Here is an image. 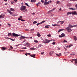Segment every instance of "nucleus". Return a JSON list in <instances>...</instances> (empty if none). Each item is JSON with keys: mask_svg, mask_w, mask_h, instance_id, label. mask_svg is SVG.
I'll return each mask as SVG.
<instances>
[{"mask_svg": "<svg viewBox=\"0 0 77 77\" xmlns=\"http://www.w3.org/2000/svg\"><path fill=\"white\" fill-rule=\"evenodd\" d=\"M73 26H72L71 25L69 24V26L67 27L66 29L67 30L68 32H69L72 31V29H71V28L73 27Z\"/></svg>", "mask_w": 77, "mask_h": 77, "instance_id": "obj_1", "label": "nucleus"}, {"mask_svg": "<svg viewBox=\"0 0 77 77\" xmlns=\"http://www.w3.org/2000/svg\"><path fill=\"white\" fill-rule=\"evenodd\" d=\"M20 35H18L17 34H15L14 33H12L11 35V36L13 37V36H14V37H17V36H20Z\"/></svg>", "mask_w": 77, "mask_h": 77, "instance_id": "obj_2", "label": "nucleus"}, {"mask_svg": "<svg viewBox=\"0 0 77 77\" xmlns=\"http://www.w3.org/2000/svg\"><path fill=\"white\" fill-rule=\"evenodd\" d=\"M47 0H45V3H44V5H48L49 3H51V1H48V2H47Z\"/></svg>", "mask_w": 77, "mask_h": 77, "instance_id": "obj_3", "label": "nucleus"}, {"mask_svg": "<svg viewBox=\"0 0 77 77\" xmlns=\"http://www.w3.org/2000/svg\"><path fill=\"white\" fill-rule=\"evenodd\" d=\"M72 15H77V12L75 11H72Z\"/></svg>", "mask_w": 77, "mask_h": 77, "instance_id": "obj_4", "label": "nucleus"}, {"mask_svg": "<svg viewBox=\"0 0 77 77\" xmlns=\"http://www.w3.org/2000/svg\"><path fill=\"white\" fill-rule=\"evenodd\" d=\"M45 40L46 41L44 42V44H47V43H49V42H50V41H52L51 40H47V39H45Z\"/></svg>", "mask_w": 77, "mask_h": 77, "instance_id": "obj_5", "label": "nucleus"}, {"mask_svg": "<svg viewBox=\"0 0 77 77\" xmlns=\"http://www.w3.org/2000/svg\"><path fill=\"white\" fill-rule=\"evenodd\" d=\"M19 38L20 40H21V39H25V38H26V37L23 36H21Z\"/></svg>", "mask_w": 77, "mask_h": 77, "instance_id": "obj_6", "label": "nucleus"}, {"mask_svg": "<svg viewBox=\"0 0 77 77\" xmlns=\"http://www.w3.org/2000/svg\"><path fill=\"white\" fill-rule=\"evenodd\" d=\"M21 9V10H25V9H26V6H23Z\"/></svg>", "mask_w": 77, "mask_h": 77, "instance_id": "obj_7", "label": "nucleus"}, {"mask_svg": "<svg viewBox=\"0 0 77 77\" xmlns=\"http://www.w3.org/2000/svg\"><path fill=\"white\" fill-rule=\"evenodd\" d=\"M1 49L2 51H5L6 49V48H5L4 47L1 48Z\"/></svg>", "mask_w": 77, "mask_h": 77, "instance_id": "obj_8", "label": "nucleus"}, {"mask_svg": "<svg viewBox=\"0 0 77 77\" xmlns=\"http://www.w3.org/2000/svg\"><path fill=\"white\" fill-rule=\"evenodd\" d=\"M59 23H61V24H63V23H64V21H58L57 22V24H59Z\"/></svg>", "mask_w": 77, "mask_h": 77, "instance_id": "obj_9", "label": "nucleus"}, {"mask_svg": "<svg viewBox=\"0 0 77 77\" xmlns=\"http://www.w3.org/2000/svg\"><path fill=\"white\" fill-rule=\"evenodd\" d=\"M54 53V51H51V52H50L49 54H50L51 55H52V54H53Z\"/></svg>", "mask_w": 77, "mask_h": 77, "instance_id": "obj_10", "label": "nucleus"}, {"mask_svg": "<svg viewBox=\"0 0 77 77\" xmlns=\"http://www.w3.org/2000/svg\"><path fill=\"white\" fill-rule=\"evenodd\" d=\"M56 55L57 56H58L59 57H60V56H61L62 55V54L61 53H60L59 54H56Z\"/></svg>", "mask_w": 77, "mask_h": 77, "instance_id": "obj_11", "label": "nucleus"}, {"mask_svg": "<svg viewBox=\"0 0 77 77\" xmlns=\"http://www.w3.org/2000/svg\"><path fill=\"white\" fill-rule=\"evenodd\" d=\"M72 60H75V63H77V59H72Z\"/></svg>", "mask_w": 77, "mask_h": 77, "instance_id": "obj_12", "label": "nucleus"}, {"mask_svg": "<svg viewBox=\"0 0 77 77\" xmlns=\"http://www.w3.org/2000/svg\"><path fill=\"white\" fill-rule=\"evenodd\" d=\"M30 56H31V57H32L35 58V54H33L32 55H30Z\"/></svg>", "mask_w": 77, "mask_h": 77, "instance_id": "obj_13", "label": "nucleus"}, {"mask_svg": "<svg viewBox=\"0 0 77 77\" xmlns=\"http://www.w3.org/2000/svg\"><path fill=\"white\" fill-rule=\"evenodd\" d=\"M72 14V12H68L67 13V15H68Z\"/></svg>", "mask_w": 77, "mask_h": 77, "instance_id": "obj_14", "label": "nucleus"}, {"mask_svg": "<svg viewBox=\"0 0 77 77\" xmlns=\"http://www.w3.org/2000/svg\"><path fill=\"white\" fill-rule=\"evenodd\" d=\"M7 12H8V13H9V14H12V12H11V11H9V10H8Z\"/></svg>", "mask_w": 77, "mask_h": 77, "instance_id": "obj_15", "label": "nucleus"}, {"mask_svg": "<svg viewBox=\"0 0 77 77\" xmlns=\"http://www.w3.org/2000/svg\"><path fill=\"white\" fill-rule=\"evenodd\" d=\"M37 33L38 34H37V35L38 36V37H40V36H41V35H40V34H39V33L37 32Z\"/></svg>", "mask_w": 77, "mask_h": 77, "instance_id": "obj_16", "label": "nucleus"}, {"mask_svg": "<svg viewBox=\"0 0 77 77\" xmlns=\"http://www.w3.org/2000/svg\"><path fill=\"white\" fill-rule=\"evenodd\" d=\"M73 38H74V39L75 41H77V37H76V36H73Z\"/></svg>", "mask_w": 77, "mask_h": 77, "instance_id": "obj_17", "label": "nucleus"}, {"mask_svg": "<svg viewBox=\"0 0 77 77\" xmlns=\"http://www.w3.org/2000/svg\"><path fill=\"white\" fill-rule=\"evenodd\" d=\"M41 2H42V3H44H44H45V1L44 0H41Z\"/></svg>", "mask_w": 77, "mask_h": 77, "instance_id": "obj_18", "label": "nucleus"}, {"mask_svg": "<svg viewBox=\"0 0 77 77\" xmlns=\"http://www.w3.org/2000/svg\"><path fill=\"white\" fill-rule=\"evenodd\" d=\"M64 30V29H60L58 31V33H59L60 32H61V31H62V30Z\"/></svg>", "mask_w": 77, "mask_h": 77, "instance_id": "obj_19", "label": "nucleus"}, {"mask_svg": "<svg viewBox=\"0 0 77 77\" xmlns=\"http://www.w3.org/2000/svg\"><path fill=\"white\" fill-rule=\"evenodd\" d=\"M53 11V10H50L48 12V14H50L51 12Z\"/></svg>", "mask_w": 77, "mask_h": 77, "instance_id": "obj_20", "label": "nucleus"}, {"mask_svg": "<svg viewBox=\"0 0 77 77\" xmlns=\"http://www.w3.org/2000/svg\"><path fill=\"white\" fill-rule=\"evenodd\" d=\"M30 49L32 50H36V48H30Z\"/></svg>", "mask_w": 77, "mask_h": 77, "instance_id": "obj_21", "label": "nucleus"}, {"mask_svg": "<svg viewBox=\"0 0 77 77\" xmlns=\"http://www.w3.org/2000/svg\"><path fill=\"white\" fill-rule=\"evenodd\" d=\"M30 32L33 33V31H34V29H32L30 30Z\"/></svg>", "mask_w": 77, "mask_h": 77, "instance_id": "obj_22", "label": "nucleus"}, {"mask_svg": "<svg viewBox=\"0 0 77 77\" xmlns=\"http://www.w3.org/2000/svg\"><path fill=\"white\" fill-rule=\"evenodd\" d=\"M69 9H70V10L72 9V10H75L76 9L75 8H69Z\"/></svg>", "mask_w": 77, "mask_h": 77, "instance_id": "obj_23", "label": "nucleus"}, {"mask_svg": "<svg viewBox=\"0 0 77 77\" xmlns=\"http://www.w3.org/2000/svg\"><path fill=\"white\" fill-rule=\"evenodd\" d=\"M42 46V45L40 44L38 45V48H39V47H41Z\"/></svg>", "mask_w": 77, "mask_h": 77, "instance_id": "obj_24", "label": "nucleus"}, {"mask_svg": "<svg viewBox=\"0 0 77 77\" xmlns=\"http://www.w3.org/2000/svg\"><path fill=\"white\" fill-rule=\"evenodd\" d=\"M61 36H62V37H63V36H65V34L63 33H62L61 34Z\"/></svg>", "mask_w": 77, "mask_h": 77, "instance_id": "obj_25", "label": "nucleus"}, {"mask_svg": "<svg viewBox=\"0 0 77 77\" xmlns=\"http://www.w3.org/2000/svg\"><path fill=\"white\" fill-rule=\"evenodd\" d=\"M52 26H58V25L56 24H55L54 25L52 24Z\"/></svg>", "mask_w": 77, "mask_h": 77, "instance_id": "obj_26", "label": "nucleus"}, {"mask_svg": "<svg viewBox=\"0 0 77 77\" xmlns=\"http://www.w3.org/2000/svg\"><path fill=\"white\" fill-rule=\"evenodd\" d=\"M44 22H45V20H44L43 21H42V22H41L40 23V24H42V23H44Z\"/></svg>", "mask_w": 77, "mask_h": 77, "instance_id": "obj_27", "label": "nucleus"}, {"mask_svg": "<svg viewBox=\"0 0 77 77\" xmlns=\"http://www.w3.org/2000/svg\"><path fill=\"white\" fill-rule=\"evenodd\" d=\"M34 42H35L36 43H37V42H38V41H37V40H35L34 41Z\"/></svg>", "mask_w": 77, "mask_h": 77, "instance_id": "obj_28", "label": "nucleus"}, {"mask_svg": "<svg viewBox=\"0 0 77 77\" xmlns=\"http://www.w3.org/2000/svg\"><path fill=\"white\" fill-rule=\"evenodd\" d=\"M31 1L32 2H35L36 1V0H31Z\"/></svg>", "mask_w": 77, "mask_h": 77, "instance_id": "obj_29", "label": "nucleus"}, {"mask_svg": "<svg viewBox=\"0 0 77 77\" xmlns=\"http://www.w3.org/2000/svg\"><path fill=\"white\" fill-rule=\"evenodd\" d=\"M3 17L4 18V17L3 16V15L2 14H1L0 15V18H1Z\"/></svg>", "mask_w": 77, "mask_h": 77, "instance_id": "obj_30", "label": "nucleus"}, {"mask_svg": "<svg viewBox=\"0 0 77 77\" xmlns=\"http://www.w3.org/2000/svg\"><path fill=\"white\" fill-rule=\"evenodd\" d=\"M12 34H11V33H9L8 35V36H10V35H11Z\"/></svg>", "mask_w": 77, "mask_h": 77, "instance_id": "obj_31", "label": "nucleus"}, {"mask_svg": "<svg viewBox=\"0 0 77 77\" xmlns=\"http://www.w3.org/2000/svg\"><path fill=\"white\" fill-rule=\"evenodd\" d=\"M45 28H47V29L49 28V27L47 25L45 26Z\"/></svg>", "mask_w": 77, "mask_h": 77, "instance_id": "obj_32", "label": "nucleus"}, {"mask_svg": "<svg viewBox=\"0 0 77 77\" xmlns=\"http://www.w3.org/2000/svg\"><path fill=\"white\" fill-rule=\"evenodd\" d=\"M36 23H37L36 21H34L33 22V24H36Z\"/></svg>", "mask_w": 77, "mask_h": 77, "instance_id": "obj_33", "label": "nucleus"}, {"mask_svg": "<svg viewBox=\"0 0 77 77\" xmlns=\"http://www.w3.org/2000/svg\"><path fill=\"white\" fill-rule=\"evenodd\" d=\"M9 39H11V41H15L14 40V39L11 38H9Z\"/></svg>", "mask_w": 77, "mask_h": 77, "instance_id": "obj_34", "label": "nucleus"}, {"mask_svg": "<svg viewBox=\"0 0 77 77\" xmlns=\"http://www.w3.org/2000/svg\"><path fill=\"white\" fill-rule=\"evenodd\" d=\"M47 36H48V37H51V35H50V34L48 35Z\"/></svg>", "mask_w": 77, "mask_h": 77, "instance_id": "obj_35", "label": "nucleus"}, {"mask_svg": "<svg viewBox=\"0 0 77 77\" xmlns=\"http://www.w3.org/2000/svg\"><path fill=\"white\" fill-rule=\"evenodd\" d=\"M25 5L27 6H28L29 7V6L28 3H25Z\"/></svg>", "mask_w": 77, "mask_h": 77, "instance_id": "obj_36", "label": "nucleus"}, {"mask_svg": "<svg viewBox=\"0 0 77 77\" xmlns=\"http://www.w3.org/2000/svg\"><path fill=\"white\" fill-rule=\"evenodd\" d=\"M73 45H69V48H70L71 46H72Z\"/></svg>", "mask_w": 77, "mask_h": 77, "instance_id": "obj_37", "label": "nucleus"}, {"mask_svg": "<svg viewBox=\"0 0 77 77\" xmlns=\"http://www.w3.org/2000/svg\"><path fill=\"white\" fill-rule=\"evenodd\" d=\"M52 44H53V45H54V44H56V42H53L52 43Z\"/></svg>", "mask_w": 77, "mask_h": 77, "instance_id": "obj_38", "label": "nucleus"}, {"mask_svg": "<svg viewBox=\"0 0 77 77\" xmlns=\"http://www.w3.org/2000/svg\"><path fill=\"white\" fill-rule=\"evenodd\" d=\"M39 24H41V23H38L37 24V26H39Z\"/></svg>", "mask_w": 77, "mask_h": 77, "instance_id": "obj_39", "label": "nucleus"}, {"mask_svg": "<svg viewBox=\"0 0 77 77\" xmlns=\"http://www.w3.org/2000/svg\"><path fill=\"white\" fill-rule=\"evenodd\" d=\"M67 42V41L66 40H64L63 41V42Z\"/></svg>", "mask_w": 77, "mask_h": 77, "instance_id": "obj_40", "label": "nucleus"}, {"mask_svg": "<svg viewBox=\"0 0 77 77\" xmlns=\"http://www.w3.org/2000/svg\"><path fill=\"white\" fill-rule=\"evenodd\" d=\"M28 47H30V44H29V45H28Z\"/></svg>", "mask_w": 77, "mask_h": 77, "instance_id": "obj_41", "label": "nucleus"}, {"mask_svg": "<svg viewBox=\"0 0 77 77\" xmlns=\"http://www.w3.org/2000/svg\"><path fill=\"white\" fill-rule=\"evenodd\" d=\"M10 48L12 50L13 49V47L11 46H10Z\"/></svg>", "mask_w": 77, "mask_h": 77, "instance_id": "obj_42", "label": "nucleus"}, {"mask_svg": "<svg viewBox=\"0 0 77 77\" xmlns=\"http://www.w3.org/2000/svg\"><path fill=\"white\" fill-rule=\"evenodd\" d=\"M44 52H42L41 53V54H44Z\"/></svg>", "mask_w": 77, "mask_h": 77, "instance_id": "obj_43", "label": "nucleus"}, {"mask_svg": "<svg viewBox=\"0 0 77 77\" xmlns=\"http://www.w3.org/2000/svg\"><path fill=\"white\" fill-rule=\"evenodd\" d=\"M59 38H62V36L60 35H59Z\"/></svg>", "mask_w": 77, "mask_h": 77, "instance_id": "obj_44", "label": "nucleus"}, {"mask_svg": "<svg viewBox=\"0 0 77 77\" xmlns=\"http://www.w3.org/2000/svg\"><path fill=\"white\" fill-rule=\"evenodd\" d=\"M73 27H77V25L73 26Z\"/></svg>", "mask_w": 77, "mask_h": 77, "instance_id": "obj_45", "label": "nucleus"}, {"mask_svg": "<svg viewBox=\"0 0 77 77\" xmlns=\"http://www.w3.org/2000/svg\"><path fill=\"white\" fill-rule=\"evenodd\" d=\"M20 19H22V18H23V17H22V16H20Z\"/></svg>", "mask_w": 77, "mask_h": 77, "instance_id": "obj_46", "label": "nucleus"}, {"mask_svg": "<svg viewBox=\"0 0 77 77\" xmlns=\"http://www.w3.org/2000/svg\"><path fill=\"white\" fill-rule=\"evenodd\" d=\"M18 20H19V21H20V20H21V19L20 18H18Z\"/></svg>", "mask_w": 77, "mask_h": 77, "instance_id": "obj_47", "label": "nucleus"}, {"mask_svg": "<svg viewBox=\"0 0 77 77\" xmlns=\"http://www.w3.org/2000/svg\"><path fill=\"white\" fill-rule=\"evenodd\" d=\"M25 30L26 31H29V29H25Z\"/></svg>", "mask_w": 77, "mask_h": 77, "instance_id": "obj_48", "label": "nucleus"}, {"mask_svg": "<svg viewBox=\"0 0 77 77\" xmlns=\"http://www.w3.org/2000/svg\"><path fill=\"white\" fill-rule=\"evenodd\" d=\"M21 21H25V20H21Z\"/></svg>", "mask_w": 77, "mask_h": 77, "instance_id": "obj_49", "label": "nucleus"}, {"mask_svg": "<svg viewBox=\"0 0 77 77\" xmlns=\"http://www.w3.org/2000/svg\"><path fill=\"white\" fill-rule=\"evenodd\" d=\"M22 49H27V48H22Z\"/></svg>", "mask_w": 77, "mask_h": 77, "instance_id": "obj_50", "label": "nucleus"}, {"mask_svg": "<svg viewBox=\"0 0 77 77\" xmlns=\"http://www.w3.org/2000/svg\"><path fill=\"white\" fill-rule=\"evenodd\" d=\"M59 2H60L57 1V4H58V3H59Z\"/></svg>", "mask_w": 77, "mask_h": 77, "instance_id": "obj_51", "label": "nucleus"}, {"mask_svg": "<svg viewBox=\"0 0 77 77\" xmlns=\"http://www.w3.org/2000/svg\"><path fill=\"white\" fill-rule=\"evenodd\" d=\"M77 1V0H70V1Z\"/></svg>", "mask_w": 77, "mask_h": 77, "instance_id": "obj_52", "label": "nucleus"}, {"mask_svg": "<svg viewBox=\"0 0 77 77\" xmlns=\"http://www.w3.org/2000/svg\"><path fill=\"white\" fill-rule=\"evenodd\" d=\"M11 11H13V12H14L15 11L14 10H11Z\"/></svg>", "mask_w": 77, "mask_h": 77, "instance_id": "obj_53", "label": "nucleus"}, {"mask_svg": "<svg viewBox=\"0 0 77 77\" xmlns=\"http://www.w3.org/2000/svg\"><path fill=\"white\" fill-rule=\"evenodd\" d=\"M10 10H14V9H13V8H10Z\"/></svg>", "mask_w": 77, "mask_h": 77, "instance_id": "obj_54", "label": "nucleus"}, {"mask_svg": "<svg viewBox=\"0 0 77 77\" xmlns=\"http://www.w3.org/2000/svg\"><path fill=\"white\" fill-rule=\"evenodd\" d=\"M27 54L29 55V56H30V55H30V53H27Z\"/></svg>", "mask_w": 77, "mask_h": 77, "instance_id": "obj_55", "label": "nucleus"}, {"mask_svg": "<svg viewBox=\"0 0 77 77\" xmlns=\"http://www.w3.org/2000/svg\"><path fill=\"white\" fill-rule=\"evenodd\" d=\"M29 43H27L26 44V45H29Z\"/></svg>", "mask_w": 77, "mask_h": 77, "instance_id": "obj_56", "label": "nucleus"}, {"mask_svg": "<svg viewBox=\"0 0 77 77\" xmlns=\"http://www.w3.org/2000/svg\"><path fill=\"white\" fill-rule=\"evenodd\" d=\"M26 54H25V55H26V56H27V53H26Z\"/></svg>", "mask_w": 77, "mask_h": 77, "instance_id": "obj_57", "label": "nucleus"}, {"mask_svg": "<svg viewBox=\"0 0 77 77\" xmlns=\"http://www.w3.org/2000/svg\"><path fill=\"white\" fill-rule=\"evenodd\" d=\"M8 25H9V26H11V24H10L9 23H8Z\"/></svg>", "mask_w": 77, "mask_h": 77, "instance_id": "obj_58", "label": "nucleus"}, {"mask_svg": "<svg viewBox=\"0 0 77 77\" xmlns=\"http://www.w3.org/2000/svg\"><path fill=\"white\" fill-rule=\"evenodd\" d=\"M2 15L3 17V16H5V15L4 14H2Z\"/></svg>", "mask_w": 77, "mask_h": 77, "instance_id": "obj_59", "label": "nucleus"}, {"mask_svg": "<svg viewBox=\"0 0 77 77\" xmlns=\"http://www.w3.org/2000/svg\"><path fill=\"white\" fill-rule=\"evenodd\" d=\"M37 4H38V5H40V4H41V3H40V2H38Z\"/></svg>", "mask_w": 77, "mask_h": 77, "instance_id": "obj_60", "label": "nucleus"}, {"mask_svg": "<svg viewBox=\"0 0 77 77\" xmlns=\"http://www.w3.org/2000/svg\"><path fill=\"white\" fill-rule=\"evenodd\" d=\"M26 42V40H24V41L23 42Z\"/></svg>", "mask_w": 77, "mask_h": 77, "instance_id": "obj_61", "label": "nucleus"}, {"mask_svg": "<svg viewBox=\"0 0 77 77\" xmlns=\"http://www.w3.org/2000/svg\"><path fill=\"white\" fill-rule=\"evenodd\" d=\"M75 63V65H76V66H77V63Z\"/></svg>", "mask_w": 77, "mask_h": 77, "instance_id": "obj_62", "label": "nucleus"}, {"mask_svg": "<svg viewBox=\"0 0 77 77\" xmlns=\"http://www.w3.org/2000/svg\"><path fill=\"white\" fill-rule=\"evenodd\" d=\"M36 5H37V6H38V4H36Z\"/></svg>", "mask_w": 77, "mask_h": 77, "instance_id": "obj_63", "label": "nucleus"}, {"mask_svg": "<svg viewBox=\"0 0 77 77\" xmlns=\"http://www.w3.org/2000/svg\"><path fill=\"white\" fill-rule=\"evenodd\" d=\"M75 7L76 8H77V4H76V5H75Z\"/></svg>", "mask_w": 77, "mask_h": 77, "instance_id": "obj_64", "label": "nucleus"}]
</instances>
